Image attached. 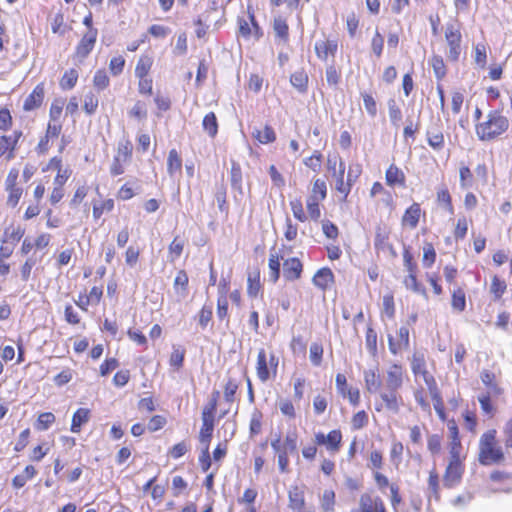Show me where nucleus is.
Returning <instances> with one entry per match:
<instances>
[{
  "mask_svg": "<svg viewBox=\"0 0 512 512\" xmlns=\"http://www.w3.org/2000/svg\"><path fill=\"white\" fill-rule=\"evenodd\" d=\"M507 289L508 284L504 278L498 274L491 276L489 293L491 294L493 301L500 302L504 294L507 292Z\"/></svg>",
  "mask_w": 512,
  "mask_h": 512,
  "instance_id": "32",
  "label": "nucleus"
},
{
  "mask_svg": "<svg viewBox=\"0 0 512 512\" xmlns=\"http://www.w3.org/2000/svg\"><path fill=\"white\" fill-rule=\"evenodd\" d=\"M385 181L389 187L404 188L406 186V175L400 167L395 163H391L386 169Z\"/></svg>",
  "mask_w": 512,
  "mask_h": 512,
  "instance_id": "29",
  "label": "nucleus"
},
{
  "mask_svg": "<svg viewBox=\"0 0 512 512\" xmlns=\"http://www.w3.org/2000/svg\"><path fill=\"white\" fill-rule=\"evenodd\" d=\"M349 512H388V510L380 496L363 493L359 498L358 507Z\"/></svg>",
  "mask_w": 512,
  "mask_h": 512,
  "instance_id": "15",
  "label": "nucleus"
},
{
  "mask_svg": "<svg viewBox=\"0 0 512 512\" xmlns=\"http://www.w3.org/2000/svg\"><path fill=\"white\" fill-rule=\"evenodd\" d=\"M427 489L429 491V499L439 501L441 499L440 494V477L435 467L429 470L427 479Z\"/></svg>",
  "mask_w": 512,
  "mask_h": 512,
  "instance_id": "38",
  "label": "nucleus"
},
{
  "mask_svg": "<svg viewBox=\"0 0 512 512\" xmlns=\"http://www.w3.org/2000/svg\"><path fill=\"white\" fill-rule=\"evenodd\" d=\"M4 189L7 193L6 204L10 208H16L24 195V188L20 182V170L11 167L4 182Z\"/></svg>",
  "mask_w": 512,
  "mask_h": 512,
  "instance_id": "9",
  "label": "nucleus"
},
{
  "mask_svg": "<svg viewBox=\"0 0 512 512\" xmlns=\"http://www.w3.org/2000/svg\"><path fill=\"white\" fill-rule=\"evenodd\" d=\"M303 273V263L298 257L287 258L283 263V276L287 281L299 280Z\"/></svg>",
  "mask_w": 512,
  "mask_h": 512,
  "instance_id": "28",
  "label": "nucleus"
},
{
  "mask_svg": "<svg viewBox=\"0 0 512 512\" xmlns=\"http://www.w3.org/2000/svg\"><path fill=\"white\" fill-rule=\"evenodd\" d=\"M289 206L293 217L299 222H306L308 220V216L304 210L303 202L301 197H295L289 201Z\"/></svg>",
  "mask_w": 512,
  "mask_h": 512,
  "instance_id": "62",
  "label": "nucleus"
},
{
  "mask_svg": "<svg viewBox=\"0 0 512 512\" xmlns=\"http://www.w3.org/2000/svg\"><path fill=\"white\" fill-rule=\"evenodd\" d=\"M115 202L112 198H107L102 201L93 202L92 216L95 221L99 220L104 213H110L114 210Z\"/></svg>",
  "mask_w": 512,
  "mask_h": 512,
  "instance_id": "44",
  "label": "nucleus"
},
{
  "mask_svg": "<svg viewBox=\"0 0 512 512\" xmlns=\"http://www.w3.org/2000/svg\"><path fill=\"white\" fill-rule=\"evenodd\" d=\"M133 144L129 138H123L117 143L115 153L109 166V173L116 177L125 173L126 167L133 157Z\"/></svg>",
  "mask_w": 512,
  "mask_h": 512,
  "instance_id": "7",
  "label": "nucleus"
},
{
  "mask_svg": "<svg viewBox=\"0 0 512 512\" xmlns=\"http://www.w3.org/2000/svg\"><path fill=\"white\" fill-rule=\"evenodd\" d=\"M273 30L275 32L276 37H278L283 42H287L289 39V26L287 20L278 16L273 20Z\"/></svg>",
  "mask_w": 512,
  "mask_h": 512,
  "instance_id": "59",
  "label": "nucleus"
},
{
  "mask_svg": "<svg viewBox=\"0 0 512 512\" xmlns=\"http://www.w3.org/2000/svg\"><path fill=\"white\" fill-rule=\"evenodd\" d=\"M239 35L245 40L258 41L263 31L256 21L254 13H249L248 19L238 18Z\"/></svg>",
  "mask_w": 512,
  "mask_h": 512,
  "instance_id": "17",
  "label": "nucleus"
},
{
  "mask_svg": "<svg viewBox=\"0 0 512 512\" xmlns=\"http://www.w3.org/2000/svg\"><path fill=\"white\" fill-rule=\"evenodd\" d=\"M363 379L365 389L368 393H376L382 386V380L378 367L370 368L364 371Z\"/></svg>",
  "mask_w": 512,
  "mask_h": 512,
  "instance_id": "31",
  "label": "nucleus"
},
{
  "mask_svg": "<svg viewBox=\"0 0 512 512\" xmlns=\"http://www.w3.org/2000/svg\"><path fill=\"white\" fill-rule=\"evenodd\" d=\"M344 172H345V165L342 161H340L339 165V172L336 176L335 180V189L338 193L342 195V201L346 202L348 199V196L351 192L352 186L354 182L356 181L358 175L355 176L354 179L351 178L350 173L347 176V180H344Z\"/></svg>",
  "mask_w": 512,
  "mask_h": 512,
  "instance_id": "26",
  "label": "nucleus"
},
{
  "mask_svg": "<svg viewBox=\"0 0 512 512\" xmlns=\"http://www.w3.org/2000/svg\"><path fill=\"white\" fill-rule=\"evenodd\" d=\"M273 450L277 453L278 467L281 473L289 471V456L288 452L280 447V436L271 442Z\"/></svg>",
  "mask_w": 512,
  "mask_h": 512,
  "instance_id": "43",
  "label": "nucleus"
},
{
  "mask_svg": "<svg viewBox=\"0 0 512 512\" xmlns=\"http://www.w3.org/2000/svg\"><path fill=\"white\" fill-rule=\"evenodd\" d=\"M480 379L488 389L487 392L492 393L494 397H498L503 393V389L498 385L496 374L493 371L483 370L480 373Z\"/></svg>",
  "mask_w": 512,
  "mask_h": 512,
  "instance_id": "39",
  "label": "nucleus"
},
{
  "mask_svg": "<svg viewBox=\"0 0 512 512\" xmlns=\"http://www.w3.org/2000/svg\"><path fill=\"white\" fill-rule=\"evenodd\" d=\"M22 136L23 133L21 130H14L10 135H0V159L3 158L7 161H11L16 157L19 149V141Z\"/></svg>",
  "mask_w": 512,
  "mask_h": 512,
  "instance_id": "14",
  "label": "nucleus"
},
{
  "mask_svg": "<svg viewBox=\"0 0 512 512\" xmlns=\"http://www.w3.org/2000/svg\"><path fill=\"white\" fill-rule=\"evenodd\" d=\"M492 393L486 392L480 396H478V401L481 407L482 412L487 415L489 418H493L496 414V406L492 403Z\"/></svg>",
  "mask_w": 512,
  "mask_h": 512,
  "instance_id": "63",
  "label": "nucleus"
},
{
  "mask_svg": "<svg viewBox=\"0 0 512 512\" xmlns=\"http://www.w3.org/2000/svg\"><path fill=\"white\" fill-rule=\"evenodd\" d=\"M312 282L316 287L325 291L334 283V274L330 268L323 267L314 274Z\"/></svg>",
  "mask_w": 512,
  "mask_h": 512,
  "instance_id": "34",
  "label": "nucleus"
},
{
  "mask_svg": "<svg viewBox=\"0 0 512 512\" xmlns=\"http://www.w3.org/2000/svg\"><path fill=\"white\" fill-rule=\"evenodd\" d=\"M46 96V87L44 82L38 83L28 94L23 102L24 112H32L42 107Z\"/></svg>",
  "mask_w": 512,
  "mask_h": 512,
  "instance_id": "23",
  "label": "nucleus"
},
{
  "mask_svg": "<svg viewBox=\"0 0 512 512\" xmlns=\"http://www.w3.org/2000/svg\"><path fill=\"white\" fill-rule=\"evenodd\" d=\"M186 350L181 345H173L169 356V365L174 370H180L183 367Z\"/></svg>",
  "mask_w": 512,
  "mask_h": 512,
  "instance_id": "53",
  "label": "nucleus"
},
{
  "mask_svg": "<svg viewBox=\"0 0 512 512\" xmlns=\"http://www.w3.org/2000/svg\"><path fill=\"white\" fill-rule=\"evenodd\" d=\"M475 177L468 164L461 162L459 166V185L462 189L474 186Z\"/></svg>",
  "mask_w": 512,
  "mask_h": 512,
  "instance_id": "46",
  "label": "nucleus"
},
{
  "mask_svg": "<svg viewBox=\"0 0 512 512\" xmlns=\"http://www.w3.org/2000/svg\"><path fill=\"white\" fill-rule=\"evenodd\" d=\"M450 305L454 312L462 313L467 306V291L465 285L455 284L450 290Z\"/></svg>",
  "mask_w": 512,
  "mask_h": 512,
  "instance_id": "27",
  "label": "nucleus"
},
{
  "mask_svg": "<svg viewBox=\"0 0 512 512\" xmlns=\"http://www.w3.org/2000/svg\"><path fill=\"white\" fill-rule=\"evenodd\" d=\"M379 397L380 402L375 404V410L377 412L387 410L392 413H398L404 405L403 397L398 389L385 388L384 391L380 392Z\"/></svg>",
  "mask_w": 512,
  "mask_h": 512,
  "instance_id": "12",
  "label": "nucleus"
},
{
  "mask_svg": "<svg viewBox=\"0 0 512 512\" xmlns=\"http://www.w3.org/2000/svg\"><path fill=\"white\" fill-rule=\"evenodd\" d=\"M262 283L260 279V270L256 269L252 273L248 274L247 278V295L250 298H256L262 295Z\"/></svg>",
  "mask_w": 512,
  "mask_h": 512,
  "instance_id": "40",
  "label": "nucleus"
},
{
  "mask_svg": "<svg viewBox=\"0 0 512 512\" xmlns=\"http://www.w3.org/2000/svg\"><path fill=\"white\" fill-rule=\"evenodd\" d=\"M91 418V410L88 408H78L71 420L70 431L73 433H80L83 425L89 422Z\"/></svg>",
  "mask_w": 512,
  "mask_h": 512,
  "instance_id": "36",
  "label": "nucleus"
},
{
  "mask_svg": "<svg viewBox=\"0 0 512 512\" xmlns=\"http://www.w3.org/2000/svg\"><path fill=\"white\" fill-rule=\"evenodd\" d=\"M252 135L253 138L260 144H269L275 142L276 140V133L273 127L269 124H266L263 130L256 129Z\"/></svg>",
  "mask_w": 512,
  "mask_h": 512,
  "instance_id": "52",
  "label": "nucleus"
},
{
  "mask_svg": "<svg viewBox=\"0 0 512 512\" xmlns=\"http://www.w3.org/2000/svg\"><path fill=\"white\" fill-rule=\"evenodd\" d=\"M379 194L385 195V198L383 199L384 205L386 207H388L390 210H394L395 209V201H394L392 194L388 190L385 189L384 185L381 182L376 181L372 184L370 191H369V195L371 198H374Z\"/></svg>",
  "mask_w": 512,
  "mask_h": 512,
  "instance_id": "42",
  "label": "nucleus"
},
{
  "mask_svg": "<svg viewBox=\"0 0 512 512\" xmlns=\"http://www.w3.org/2000/svg\"><path fill=\"white\" fill-rule=\"evenodd\" d=\"M404 286L413 291L414 293H418L426 296L427 292L424 286L418 280V273H407V275L403 279Z\"/></svg>",
  "mask_w": 512,
  "mask_h": 512,
  "instance_id": "60",
  "label": "nucleus"
},
{
  "mask_svg": "<svg viewBox=\"0 0 512 512\" xmlns=\"http://www.w3.org/2000/svg\"><path fill=\"white\" fill-rule=\"evenodd\" d=\"M55 140L56 139H54L52 136L44 132V134L39 137V140L34 148L37 156H46L52 149Z\"/></svg>",
  "mask_w": 512,
  "mask_h": 512,
  "instance_id": "55",
  "label": "nucleus"
},
{
  "mask_svg": "<svg viewBox=\"0 0 512 512\" xmlns=\"http://www.w3.org/2000/svg\"><path fill=\"white\" fill-rule=\"evenodd\" d=\"M391 228L387 224H379L375 227L374 249L377 254L384 253L390 257H397L396 249L390 241Z\"/></svg>",
  "mask_w": 512,
  "mask_h": 512,
  "instance_id": "11",
  "label": "nucleus"
},
{
  "mask_svg": "<svg viewBox=\"0 0 512 512\" xmlns=\"http://www.w3.org/2000/svg\"><path fill=\"white\" fill-rule=\"evenodd\" d=\"M25 230L21 226H10L4 230L1 242L16 245L24 236Z\"/></svg>",
  "mask_w": 512,
  "mask_h": 512,
  "instance_id": "45",
  "label": "nucleus"
},
{
  "mask_svg": "<svg viewBox=\"0 0 512 512\" xmlns=\"http://www.w3.org/2000/svg\"><path fill=\"white\" fill-rule=\"evenodd\" d=\"M339 49V41L336 38H325L315 42L314 52L316 57L322 61L327 62L329 59H334Z\"/></svg>",
  "mask_w": 512,
  "mask_h": 512,
  "instance_id": "20",
  "label": "nucleus"
},
{
  "mask_svg": "<svg viewBox=\"0 0 512 512\" xmlns=\"http://www.w3.org/2000/svg\"><path fill=\"white\" fill-rule=\"evenodd\" d=\"M103 287L93 286L89 293L80 292L77 299L74 300L75 305L83 312H88L89 306H97L103 298Z\"/></svg>",
  "mask_w": 512,
  "mask_h": 512,
  "instance_id": "21",
  "label": "nucleus"
},
{
  "mask_svg": "<svg viewBox=\"0 0 512 512\" xmlns=\"http://www.w3.org/2000/svg\"><path fill=\"white\" fill-rule=\"evenodd\" d=\"M426 140L434 151H441L445 147V136L441 125H434L427 129Z\"/></svg>",
  "mask_w": 512,
  "mask_h": 512,
  "instance_id": "30",
  "label": "nucleus"
},
{
  "mask_svg": "<svg viewBox=\"0 0 512 512\" xmlns=\"http://www.w3.org/2000/svg\"><path fill=\"white\" fill-rule=\"evenodd\" d=\"M288 507L293 512H315L314 507L306 502L304 489L298 485L291 486L288 491Z\"/></svg>",
  "mask_w": 512,
  "mask_h": 512,
  "instance_id": "16",
  "label": "nucleus"
},
{
  "mask_svg": "<svg viewBox=\"0 0 512 512\" xmlns=\"http://www.w3.org/2000/svg\"><path fill=\"white\" fill-rule=\"evenodd\" d=\"M407 377L405 367L400 363H392L385 372V388H394L400 390Z\"/></svg>",
  "mask_w": 512,
  "mask_h": 512,
  "instance_id": "22",
  "label": "nucleus"
},
{
  "mask_svg": "<svg viewBox=\"0 0 512 512\" xmlns=\"http://www.w3.org/2000/svg\"><path fill=\"white\" fill-rule=\"evenodd\" d=\"M241 385V381L239 379L229 377L224 385V400L227 403H233L236 399V393Z\"/></svg>",
  "mask_w": 512,
  "mask_h": 512,
  "instance_id": "56",
  "label": "nucleus"
},
{
  "mask_svg": "<svg viewBox=\"0 0 512 512\" xmlns=\"http://www.w3.org/2000/svg\"><path fill=\"white\" fill-rule=\"evenodd\" d=\"M219 398L220 392L218 390H214L211 393L209 401L205 404L201 412L202 425L199 432V440L201 443L205 444V446H209L213 436Z\"/></svg>",
  "mask_w": 512,
  "mask_h": 512,
  "instance_id": "5",
  "label": "nucleus"
},
{
  "mask_svg": "<svg viewBox=\"0 0 512 512\" xmlns=\"http://www.w3.org/2000/svg\"><path fill=\"white\" fill-rule=\"evenodd\" d=\"M504 460L505 455L498 443L496 429L485 431L479 440V463L487 466L502 463Z\"/></svg>",
  "mask_w": 512,
  "mask_h": 512,
  "instance_id": "4",
  "label": "nucleus"
},
{
  "mask_svg": "<svg viewBox=\"0 0 512 512\" xmlns=\"http://www.w3.org/2000/svg\"><path fill=\"white\" fill-rule=\"evenodd\" d=\"M437 203L444 208L449 214H454V205L452 201V196L448 190V188L443 187L438 189L436 193Z\"/></svg>",
  "mask_w": 512,
  "mask_h": 512,
  "instance_id": "58",
  "label": "nucleus"
},
{
  "mask_svg": "<svg viewBox=\"0 0 512 512\" xmlns=\"http://www.w3.org/2000/svg\"><path fill=\"white\" fill-rule=\"evenodd\" d=\"M336 505V494L333 489H325L320 496V508L323 512H334Z\"/></svg>",
  "mask_w": 512,
  "mask_h": 512,
  "instance_id": "57",
  "label": "nucleus"
},
{
  "mask_svg": "<svg viewBox=\"0 0 512 512\" xmlns=\"http://www.w3.org/2000/svg\"><path fill=\"white\" fill-rule=\"evenodd\" d=\"M93 87L97 91L106 90L110 86V77L103 68L97 69L92 78Z\"/></svg>",
  "mask_w": 512,
  "mask_h": 512,
  "instance_id": "61",
  "label": "nucleus"
},
{
  "mask_svg": "<svg viewBox=\"0 0 512 512\" xmlns=\"http://www.w3.org/2000/svg\"><path fill=\"white\" fill-rule=\"evenodd\" d=\"M424 217L425 212L422 210L420 203L413 202L405 209L401 217V226L403 229L413 230L419 225L421 218Z\"/></svg>",
  "mask_w": 512,
  "mask_h": 512,
  "instance_id": "25",
  "label": "nucleus"
},
{
  "mask_svg": "<svg viewBox=\"0 0 512 512\" xmlns=\"http://www.w3.org/2000/svg\"><path fill=\"white\" fill-rule=\"evenodd\" d=\"M446 43V57L451 63H456L464 54L463 35L461 24L458 22L447 23L444 29Z\"/></svg>",
  "mask_w": 512,
  "mask_h": 512,
  "instance_id": "6",
  "label": "nucleus"
},
{
  "mask_svg": "<svg viewBox=\"0 0 512 512\" xmlns=\"http://www.w3.org/2000/svg\"><path fill=\"white\" fill-rule=\"evenodd\" d=\"M411 372L415 377H422L430 393L433 407L441 421L447 419L446 408L435 377L428 371L426 357L422 351H415L411 357Z\"/></svg>",
  "mask_w": 512,
  "mask_h": 512,
  "instance_id": "2",
  "label": "nucleus"
},
{
  "mask_svg": "<svg viewBox=\"0 0 512 512\" xmlns=\"http://www.w3.org/2000/svg\"><path fill=\"white\" fill-rule=\"evenodd\" d=\"M140 190L138 180H129L122 184L116 193V198L121 201H128L135 197Z\"/></svg>",
  "mask_w": 512,
  "mask_h": 512,
  "instance_id": "37",
  "label": "nucleus"
},
{
  "mask_svg": "<svg viewBox=\"0 0 512 512\" xmlns=\"http://www.w3.org/2000/svg\"><path fill=\"white\" fill-rule=\"evenodd\" d=\"M227 283L223 284V293L218 296L217 298V317L222 321L226 320V322H229V311H228V299L226 296L227 292Z\"/></svg>",
  "mask_w": 512,
  "mask_h": 512,
  "instance_id": "54",
  "label": "nucleus"
},
{
  "mask_svg": "<svg viewBox=\"0 0 512 512\" xmlns=\"http://www.w3.org/2000/svg\"><path fill=\"white\" fill-rule=\"evenodd\" d=\"M98 37V30L86 31L75 47L73 57L82 62L93 51Z\"/></svg>",
  "mask_w": 512,
  "mask_h": 512,
  "instance_id": "19",
  "label": "nucleus"
},
{
  "mask_svg": "<svg viewBox=\"0 0 512 512\" xmlns=\"http://www.w3.org/2000/svg\"><path fill=\"white\" fill-rule=\"evenodd\" d=\"M316 445L324 446L331 455L337 454L342 448L343 435L339 428L330 430L327 434L317 432L314 435Z\"/></svg>",
  "mask_w": 512,
  "mask_h": 512,
  "instance_id": "13",
  "label": "nucleus"
},
{
  "mask_svg": "<svg viewBox=\"0 0 512 512\" xmlns=\"http://www.w3.org/2000/svg\"><path fill=\"white\" fill-rule=\"evenodd\" d=\"M203 130L211 137H216L218 133V120L214 112L207 113L202 121Z\"/></svg>",
  "mask_w": 512,
  "mask_h": 512,
  "instance_id": "64",
  "label": "nucleus"
},
{
  "mask_svg": "<svg viewBox=\"0 0 512 512\" xmlns=\"http://www.w3.org/2000/svg\"><path fill=\"white\" fill-rule=\"evenodd\" d=\"M281 259H282V257L277 252L269 254V259H268L269 279L274 284L280 278V274H281V270H280L281 264H280V262H281Z\"/></svg>",
  "mask_w": 512,
  "mask_h": 512,
  "instance_id": "49",
  "label": "nucleus"
},
{
  "mask_svg": "<svg viewBox=\"0 0 512 512\" xmlns=\"http://www.w3.org/2000/svg\"><path fill=\"white\" fill-rule=\"evenodd\" d=\"M278 366L279 358L273 351L270 353H267L265 349L258 351L255 369L256 375L262 383L276 378Z\"/></svg>",
  "mask_w": 512,
  "mask_h": 512,
  "instance_id": "8",
  "label": "nucleus"
},
{
  "mask_svg": "<svg viewBox=\"0 0 512 512\" xmlns=\"http://www.w3.org/2000/svg\"><path fill=\"white\" fill-rule=\"evenodd\" d=\"M509 128V120L499 109L488 112L486 120L475 126V132L481 141H493L503 135Z\"/></svg>",
  "mask_w": 512,
  "mask_h": 512,
  "instance_id": "3",
  "label": "nucleus"
},
{
  "mask_svg": "<svg viewBox=\"0 0 512 512\" xmlns=\"http://www.w3.org/2000/svg\"><path fill=\"white\" fill-rule=\"evenodd\" d=\"M78 78V71L75 68H70L63 73L59 80V86L63 91L71 90L76 86Z\"/></svg>",
  "mask_w": 512,
  "mask_h": 512,
  "instance_id": "50",
  "label": "nucleus"
},
{
  "mask_svg": "<svg viewBox=\"0 0 512 512\" xmlns=\"http://www.w3.org/2000/svg\"><path fill=\"white\" fill-rule=\"evenodd\" d=\"M410 346V329L407 325L400 326L397 337L388 336V348L391 354L398 355Z\"/></svg>",
  "mask_w": 512,
  "mask_h": 512,
  "instance_id": "24",
  "label": "nucleus"
},
{
  "mask_svg": "<svg viewBox=\"0 0 512 512\" xmlns=\"http://www.w3.org/2000/svg\"><path fill=\"white\" fill-rule=\"evenodd\" d=\"M428 65L432 69L437 82H442L446 78L448 74V67L441 55L433 54L429 58Z\"/></svg>",
  "mask_w": 512,
  "mask_h": 512,
  "instance_id": "33",
  "label": "nucleus"
},
{
  "mask_svg": "<svg viewBox=\"0 0 512 512\" xmlns=\"http://www.w3.org/2000/svg\"><path fill=\"white\" fill-rule=\"evenodd\" d=\"M184 246L185 240L181 236L176 235L168 245V259L170 262H175L180 258L183 253Z\"/></svg>",
  "mask_w": 512,
  "mask_h": 512,
  "instance_id": "51",
  "label": "nucleus"
},
{
  "mask_svg": "<svg viewBox=\"0 0 512 512\" xmlns=\"http://www.w3.org/2000/svg\"><path fill=\"white\" fill-rule=\"evenodd\" d=\"M154 65V57L151 54L143 53L139 56L135 65V76H147L150 75L152 67Z\"/></svg>",
  "mask_w": 512,
  "mask_h": 512,
  "instance_id": "41",
  "label": "nucleus"
},
{
  "mask_svg": "<svg viewBox=\"0 0 512 512\" xmlns=\"http://www.w3.org/2000/svg\"><path fill=\"white\" fill-rule=\"evenodd\" d=\"M173 290L181 298H185L189 293V276L184 269L177 271L173 281Z\"/></svg>",
  "mask_w": 512,
  "mask_h": 512,
  "instance_id": "35",
  "label": "nucleus"
},
{
  "mask_svg": "<svg viewBox=\"0 0 512 512\" xmlns=\"http://www.w3.org/2000/svg\"><path fill=\"white\" fill-rule=\"evenodd\" d=\"M465 460L466 457H448L442 479L445 488L452 489L461 483L465 473Z\"/></svg>",
  "mask_w": 512,
  "mask_h": 512,
  "instance_id": "10",
  "label": "nucleus"
},
{
  "mask_svg": "<svg viewBox=\"0 0 512 512\" xmlns=\"http://www.w3.org/2000/svg\"><path fill=\"white\" fill-rule=\"evenodd\" d=\"M335 385L338 394L343 398H347L352 406L356 407L360 404V390L357 387H350L348 385L347 378L343 373L336 374Z\"/></svg>",
  "mask_w": 512,
  "mask_h": 512,
  "instance_id": "18",
  "label": "nucleus"
},
{
  "mask_svg": "<svg viewBox=\"0 0 512 512\" xmlns=\"http://www.w3.org/2000/svg\"><path fill=\"white\" fill-rule=\"evenodd\" d=\"M308 81V75L303 68L296 70L290 76V83L301 93H305L307 91Z\"/></svg>",
  "mask_w": 512,
  "mask_h": 512,
  "instance_id": "47",
  "label": "nucleus"
},
{
  "mask_svg": "<svg viewBox=\"0 0 512 512\" xmlns=\"http://www.w3.org/2000/svg\"><path fill=\"white\" fill-rule=\"evenodd\" d=\"M66 143H62L58 149L59 154L49 158L42 167V172H55L52 189L48 201L50 205L56 206L65 196V185L72 176L73 170L69 165H64L63 157L60 155L65 149Z\"/></svg>",
  "mask_w": 512,
  "mask_h": 512,
  "instance_id": "1",
  "label": "nucleus"
},
{
  "mask_svg": "<svg viewBox=\"0 0 512 512\" xmlns=\"http://www.w3.org/2000/svg\"><path fill=\"white\" fill-rule=\"evenodd\" d=\"M385 38L378 28L375 29L370 41L369 46L372 54L380 59L384 52Z\"/></svg>",
  "mask_w": 512,
  "mask_h": 512,
  "instance_id": "48",
  "label": "nucleus"
}]
</instances>
